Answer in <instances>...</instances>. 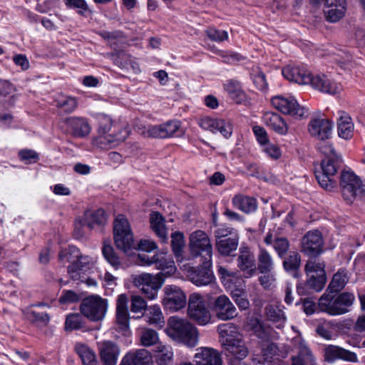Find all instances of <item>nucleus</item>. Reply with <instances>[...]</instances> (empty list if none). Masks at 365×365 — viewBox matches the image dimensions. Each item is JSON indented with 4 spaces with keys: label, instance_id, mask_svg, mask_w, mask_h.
Here are the masks:
<instances>
[{
    "label": "nucleus",
    "instance_id": "nucleus-1",
    "mask_svg": "<svg viewBox=\"0 0 365 365\" xmlns=\"http://www.w3.org/2000/svg\"><path fill=\"white\" fill-rule=\"evenodd\" d=\"M166 334L178 343L189 348L196 346L199 343L197 329L187 319L171 317L165 329Z\"/></svg>",
    "mask_w": 365,
    "mask_h": 365
},
{
    "label": "nucleus",
    "instance_id": "nucleus-2",
    "mask_svg": "<svg viewBox=\"0 0 365 365\" xmlns=\"http://www.w3.org/2000/svg\"><path fill=\"white\" fill-rule=\"evenodd\" d=\"M114 244L118 250L126 256L132 257L137 251L134 232L128 220L122 215H118L113 225Z\"/></svg>",
    "mask_w": 365,
    "mask_h": 365
},
{
    "label": "nucleus",
    "instance_id": "nucleus-3",
    "mask_svg": "<svg viewBox=\"0 0 365 365\" xmlns=\"http://www.w3.org/2000/svg\"><path fill=\"white\" fill-rule=\"evenodd\" d=\"M354 299V295L349 292L327 291L319 299L318 307L321 312L331 316L341 315L349 311Z\"/></svg>",
    "mask_w": 365,
    "mask_h": 365
},
{
    "label": "nucleus",
    "instance_id": "nucleus-4",
    "mask_svg": "<svg viewBox=\"0 0 365 365\" xmlns=\"http://www.w3.org/2000/svg\"><path fill=\"white\" fill-rule=\"evenodd\" d=\"M340 187L344 200L348 204L365 200V181L353 171L344 170L340 177Z\"/></svg>",
    "mask_w": 365,
    "mask_h": 365
},
{
    "label": "nucleus",
    "instance_id": "nucleus-5",
    "mask_svg": "<svg viewBox=\"0 0 365 365\" xmlns=\"http://www.w3.org/2000/svg\"><path fill=\"white\" fill-rule=\"evenodd\" d=\"M108 309V301L98 295H91L84 299L80 307L81 314L92 322L104 319Z\"/></svg>",
    "mask_w": 365,
    "mask_h": 365
},
{
    "label": "nucleus",
    "instance_id": "nucleus-6",
    "mask_svg": "<svg viewBox=\"0 0 365 365\" xmlns=\"http://www.w3.org/2000/svg\"><path fill=\"white\" fill-rule=\"evenodd\" d=\"M59 258L63 262H71L68 267V273L74 280L81 279L80 272L83 267L82 264L91 262L88 256L81 255L79 249L75 246H68L63 249L59 253Z\"/></svg>",
    "mask_w": 365,
    "mask_h": 365
},
{
    "label": "nucleus",
    "instance_id": "nucleus-7",
    "mask_svg": "<svg viewBox=\"0 0 365 365\" xmlns=\"http://www.w3.org/2000/svg\"><path fill=\"white\" fill-rule=\"evenodd\" d=\"M271 103L281 113L295 118H302L308 115V109L300 106L292 96L278 95L272 98Z\"/></svg>",
    "mask_w": 365,
    "mask_h": 365
},
{
    "label": "nucleus",
    "instance_id": "nucleus-8",
    "mask_svg": "<svg viewBox=\"0 0 365 365\" xmlns=\"http://www.w3.org/2000/svg\"><path fill=\"white\" fill-rule=\"evenodd\" d=\"M187 314L199 325H206L210 322L212 315L206 307L204 297L199 293H192L188 299Z\"/></svg>",
    "mask_w": 365,
    "mask_h": 365
},
{
    "label": "nucleus",
    "instance_id": "nucleus-9",
    "mask_svg": "<svg viewBox=\"0 0 365 365\" xmlns=\"http://www.w3.org/2000/svg\"><path fill=\"white\" fill-rule=\"evenodd\" d=\"M189 250L192 257L202 256L204 260L211 261L212 246L208 235L202 230L192 232L189 237Z\"/></svg>",
    "mask_w": 365,
    "mask_h": 365
},
{
    "label": "nucleus",
    "instance_id": "nucleus-10",
    "mask_svg": "<svg viewBox=\"0 0 365 365\" xmlns=\"http://www.w3.org/2000/svg\"><path fill=\"white\" fill-rule=\"evenodd\" d=\"M338 167L336 157L325 158L322 161L320 168L315 170L316 179L322 187L331 190L336 187L335 177Z\"/></svg>",
    "mask_w": 365,
    "mask_h": 365
},
{
    "label": "nucleus",
    "instance_id": "nucleus-11",
    "mask_svg": "<svg viewBox=\"0 0 365 365\" xmlns=\"http://www.w3.org/2000/svg\"><path fill=\"white\" fill-rule=\"evenodd\" d=\"M155 264L157 269L161 270L158 274H163L165 279L173 275L177 268L172 257L167 256L164 252H157L152 257L144 253H138V265H150Z\"/></svg>",
    "mask_w": 365,
    "mask_h": 365
},
{
    "label": "nucleus",
    "instance_id": "nucleus-12",
    "mask_svg": "<svg viewBox=\"0 0 365 365\" xmlns=\"http://www.w3.org/2000/svg\"><path fill=\"white\" fill-rule=\"evenodd\" d=\"M210 305L215 316L220 320H232L238 315L236 307L225 294H221L210 299Z\"/></svg>",
    "mask_w": 365,
    "mask_h": 365
},
{
    "label": "nucleus",
    "instance_id": "nucleus-13",
    "mask_svg": "<svg viewBox=\"0 0 365 365\" xmlns=\"http://www.w3.org/2000/svg\"><path fill=\"white\" fill-rule=\"evenodd\" d=\"M129 135V130L126 126L115 127V130L111 134L98 133L93 138L91 144L94 148L101 150H109L115 148L123 142Z\"/></svg>",
    "mask_w": 365,
    "mask_h": 365
},
{
    "label": "nucleus",
    "instance_id": "nucleus-14",
    "mask_svg": "<svg viewBox=\"0 0 365 365\" xmlns=\"http://www.w3.org/2000/svg\"><path fill=\"white\" fill-rule=\"evenodd\" d=\"M180 126L178 120H168L155 125H140L138 127V133L145 137L168 138L176 135Z\"/></svg>",
    "mask_w": 365,
    "mask_h": 365
},
{
    "label": "nucleus",
    "instance_id": "nucleus-15",
    "mask_svg": "<svg viewBox=\"0 0 365 365\" xmlns=\"http://www.w3.org/2000/svg\"><path fill=\"white\" fill-rule=\"evenodd\" d=\"M292 351L296 354L292 357V365H315L316 358L307 342L298 334L292 339Z\"/></svg>",
    "mask_w": 365,
    "mask_h": 365
},
{
    "label": "nucleus",
    "instance_id": "nucleus-16",
    "mask_svg": "<svg viewBox=\"0 0 365 365\" xmlns=\"http://www.w3.org/2000/svg\"><path fill=\"white\" fill-rule=\"evenodd\" d=\"M323 262L309 260L305 266L307 275V285L317 292L321 291L326 282V275Z\"/></svg>",
    "mask_w": 365,
    "mask_h": 365
},
{
    "label": "nucleus",
    "instance_id": "nucleus-17",
    "mask_svg": "<svg viewBox=\"0 0 365 365\" xmlns=\"http://www.w3.org/2000/svg\"><path fill=\"white\" fill-rule=\"evenodd\" d=\"M164 297L162 303L166 309L177 312L186 305V295L185 292L176 285L168 284L163 289Z\"/></svg>",
    "mask_w": 365,
    "mask_h": 365
},
{
    "label": "nucleus",
    "instance_id": "nucleus-18",
    "mask_svg": "<svg viewBox=\"0 0 365 365\" xmlns=\"http://www.w3.org/2000/svg\"><path fill=\"white\" fill-rule=\"evenodd\" d=\"M223 348L231 358L230 365H246L242 360L247 356L249 350L242 337L223 346Z\"/></svg>",
    "mask_w": 365,
    "mask_h": 365
},
{
    "label": "nucleus",
    "instance_id": "nucleus-19",
    "mask_svg": "<svg viewBox=\"0 0 365 365\" xmlns=\"http://www.w3.org/2000/svg\"><path fill=\"white\" fill-rule=\"evenodd\" d=\"M210 267L211 261L204 260L202 265L197 269H190L188 274L190 281L198 287L212 284L215 278Z\"/></svg>",
    "mask_w": 365,
    "mask_h": 365
},
{
    "label": "nucleus",
    "instance_id": "nucleus-20",
    "mask_svg": "<svg viewBox=\"0 0 365 365\" xmlns=\"http://www.w3.org/2000/svg\"><path fill=\"white\" fill-rule=\"evenodd\" d=\"M198 125L202 129L210 130L213 133L219 132L226 138H230L232 135V129L231 124L222 119L205 116L199 120Z\"/></svg>",
    "mask_w": 365,
    "mask_h": 365
},
{
    "label": "nucleus",
    "instance_id": "nucleus-21",
    "mask_svg": "<svg viewBox=\"0 0 365 365\" xmlns=\"http://www.w3.org/2000/svg\"><path fill=\"white\" fill-rule=\"evenodd\" d=\"M309 84L315 89L331 95H335L342 91V86L339 83L324 74L312 76Z\"/></svg>",
    "mask_w": 365,
    "mask_h": 365
},
{
    "label": "nucleus",
    "instance_id": "nucleus-22",
    "mask_svg": "<svg viewBox=\"0 0 365 365\" xmlns=\"http://www.w3.org/2000/svg\"><path fill=\"white\" fill-rule=\"evenodd\" d=\"M193 361L195 365H222L220 352L207 346L197 348L193 356Z\"/></svg>",
    "mask_w": 365,
    "mask_h": 365
},
{
    "label": "nucleus",
    "instance_id": "nucleus-23",
    "mask_svg": "<svg viewBox=\"0 0 365 365\" xmlns=\"http://www.w3.org/2000/svg\"><path fill=\"white\" fill-rule=\"evenodd\" d=\"M333 123L326 118H317L310 120L308 125L309 134L317 140H324L331 135Z\"/></svg>",
    "mask_w": 365,
    "mask_h": 365
},
{
    "label": "nucleus",
    "instance_id": "nucleus-24",
    "mask_svg": "<svg viewBox=\"0 0 365 365\" xmlns=\"http://www.w3.org/2000/svg\"><path fill=\"white\" fill-rule=\"evenodd\" d=\"M98 349L104 365H116L120 349L115 342L107 340L100 341L98 343Z\"/></svg>",
    "mask_w": 365,
    "mask_h": 365
},
{
    "label": "nucleus",
    "instance_id": "nucleus-25",
    "mask_svg": "<svg viewBox=\"0 0 365 365\" xmlns=\"http://www.w3.org/2000/svg\"><path fill=\"white\" fill-rule=\"evenodd\" d=\"M141 314L145 320L150 324L162 326L164 317L158 305L147 307L146 302L138 297V314Z\"/></svg>",
    "mask_w": 365,
    "mask_h": 365
},
{
    "label": "nucleus",
    "instance_id": "nucleus-26",
    "mask_svg": "<svg viewBox=\"0 0 365 365\" xmlns=\"http://www.w3.org/2000/svg\"><path fill=\"white\" fill-rule=\"evenodd\" d=\"M129 314L128 309V297L125 294L118 296L116 304V324L118 329L127 334L129 329Z\"/></svg>",
    "mask_w": 365,
    "mask_h": 365
},
{
    "label": "nucleus",
    "instance_id": "nucleus-27",
    "mask_svg": "<svg viewBox=\"0 0 365 365\" xmlns=\"http://www.w3.org/2000/svg\"><path fill=\"white\" fill-rule=\"evenodd\" d=\"M283 76L288 81L300 85L309 84L312 74L305 68L295 66H287L282 70Z\"/></svg>",
    "mask_w": 365,
    "mask_h": 365
},
{
    "label": "nucleus",
    "instance_id": "nucleus-28",
    "mask_svg": "<svg viewBox=\"0 0 365 365\" xmlns=\"http://www.w3.org/2000/svg\"><path fill=\"white\" fill-rule=\"evenodd\" d=\"M302 251L307 255H319L322 250L323 241L317 230L308 232L302 240Z\"/></svg>",
    "mask_w": 365,
    "mask_h": 365
},
{
    "label": "nucleus",
    "instance_id": "nucleus-29",
    "mask_svg": "<svg viewBox=\"0 0 365 365\" xmlns=\"http://www.w3.org/2000/svg\"><path fill=\"white\" fill-rule=\"evenodd\" d=\"M324 358L326 361L329 362H333L337 359L352 363L358 362L356 353L334 345H329L324 349Z\"/></svg>",
    "mask_w": 365,
    "mask_h": 365
},
{
    "label": "nucleus",
    "instance_id": "nucleus-30",
    "mask_svg": "<svg viewBox=\"0 0 365 365\" xmlns=\"http://www.w3.org/2000/svg\"><path fill=\"white\" fill-rule=\"evenodd\" d=\"M324 14L327 21L336 22L345 14L346 10V0H324Z\"/></svg>",
    "mask_w": 365,
    "mask_h": 365
},
{
    "label": "nucleus",
    "instance_id": "nucleus-31",
    "mask_svg": "<svg viewBox=\"0 0 365 365\" xmlns=\"http://www.w3.org/2000/svg\"><path fill=\"white\" fill-rule=\"evenodd\" d=\"M65 123L74 136L83 138L91 133V127L85 118L71 116L65 120Z\"/></svg>",
    "mask_w": 365,
    "mask_h": 365
},
{
    "label": "nucleus",
    "instance_id": "nucleus-32",
    "mask_svg": "<svg viewBox=\"0 0 365 365\" xmlns=\"http://www.w3.org/2000/svg\"><path fill=\"white\" fill-rule=\"evenodd\" d=\"M265 315L269 321L277 324L278 329H282L287 321L284 307L277 301H272L266 306Z\"/></svg>",
    "mask_w": 365,
    "mask_h": 365
},
{
    "label": "nucleus",
    "instance_id": "nucleus-33",
    "mask_svg": "<svg viewBox=\"0 0 365 365\" xmlns=\"http://www.w3.org/2000/svg\"><path fill=\"white\" fill-rule=\"evenodd\" d=\"M337 120V131L340 138L349 140L352 138L354 125L351 116L346 112L339 110Z\"/></svg>",
    "mask_w": 365,
    "mask_h": 365
},
{
    "label": "nucleus",
    "instance_id": "nucleus-34",
    "mask_svg": "<svg viewBox=\"0 0 365 365\" xmlns=\"http://www.w3.org/2000/svg\"><path fill=\"white\" fill-rule=\"evenodd\" d=\"M238 266L245 272L247 277L256 272V264L254 255L248 248L240 249L238 257Z\"/></svg>",
    "mask_w": 365,
    "mask_h": 365
},
{
    "label": "nucleus",
    "instance_id": "nucleus-35",
    "mask_svg": "<svg viewBox=\"0 0 365 365\" xmlns=\"http://www.w3.org/2000/svg\"><path fill=\"white\" fill-rule=\"evenodd\" d=\"M217 330L222 346L242 337L238 327L232 323L219 324Z\"/></svg>",
    "mask_w": 365,
    "mask_h": 365
},
{
    "label": "nucleus",
    "instance_id": "nucleus-36",
    "mask_svg": "<svg viewBox=\"0 0 365 365\" xmlns=\"http://www.w3.org/2000/svg\"><path fill=\"white\" fill-rule=\"evenodd\" d=\"M224 89L230 97L238 104L249 103V98L242 89L240 83L235 80H228L224 84Z\"/></svg>",
    "mask_w": 365,
    "mask_h": 365
},
{
    "label": "nucleus",
    "instance_id": "nucleus-37",
    "mask_svg": "<svg viewBox=\"0 0 365 365\" xmlns=\"http://www.w3.org/2000/svg\"><path fill=\"white\" fill-rule=\"evenodd\" d=\"M233 206L242 212L250 214L257 209V202L255 198L242 194L236 195L232 200Z\"/></svg>",
    "mask_w": 365,
    "mask_h": 365
},
{
    "label": "nucleus",
    "instance_id": "nucleus-38",
    "mask_svg": "<svg viewBox=\"0 0 365 365\" xmlns=\"http://www.w3.org/2000/svg\"><path fill=\"white\" fill-rule=\"evenodd\" d=\"M264 123L279 135H285L288 131V126L284 119L277 113L267 112L264 115Z\"/></svg>",
    "mask_w": 365,
    "mask_h": 365
},
{
    "label": "nucleus",
    "instance_id": "nucleus-39",
    "mask_svg": "<svg viewBox=\"0 0 365 365\" xmlns=\"http://www.w3.org/2000/svg\"><path fill=\"white\" fill-rule=\"evenodd\" d=\"M81 217L90 230L94 229L97 227H101L104 225L107 221L106 213L101 209L87 210Z\"/></svg>",
    "mask_w": 365,
    "mask_h": 365
},
{
    "label": "nucleus",
    "instance_id": "nucleus-40",
    "mask_svg": "<svg viewBox=\"0 0 365 365\" xmlns=\"http://www.w3.org/2000/svg\"><path fill=\"white\" fill-rule=\"evenodd\" d=\"M150 225L153 230L163 242H167L168 240V232L165 225V220L162 215L158 212H153L150 214Z\"/></svg>",
    "mask_w": 365,
    "mask_h": 365
},
{
    "label": "nucleus",
    "instance_id": "nucleus-41",
    "mask_svg": "<svg viewBox=\"0 0 365 365\" xmlns=\"http://www.w3.org/2000/svg\"><path fill=\"white\" fill-rule=\"evenodd\" d=\"M239 243V235H233L227 239L217 240L216 246L218 252L225 256L232 255L237 250Z\"/></svg>",
    "mask_w": 365,
    "mask_h": 365
},
{
    "label": "nucleus",
    "instance_id": "nucleus-42",
    "mask_svg": "<svg viewBox=\"0 0 365 365\" xmlns=\"http://www.w3.org/2000/svg\"><path fill=\"white\" fill-rule=\"evenodd\" d=\"M185 242L184 235L182 232L176 231L171 235V245L173 252L177 259V261L181 262L183 260V250L185 247Z\"/></svg>",
    "mask_w": 365,
    "mask_h": 365
},
{
    "label": "nucleus",
    "instance_id": "nucleus-43",
    "mask_svg": "<svg viewBox=\"0 0 365 365\" xmlns=\"http://www.w3.org/2000/svg\"><path fill=\"white\" fill-rule=\"evenodd\" d=\"M274 269V262L271 255L264 248L259 247L257 255V269L260 273L270 272Z\"/></svg>",
    "mask_w": 365,
    "mask_h": 365
},
{
    "label": "nucleus",
    "instance_id": "nucleus-44",
    "mask_svg": "<svg viewBox=\"0 0 365 365\" xmlns=\"http://www.w3.org/2000/svg\"><path fill=\"white\" fill-rule=\"evenodd\" d=\"M219 274L221 276L222 283L225 288L231 292L232 290L240 289L237 284L241 280L234 272L227 270L225 268L220 267Z\"/></svg>",
    "mask_w": 365,
    "mask_h": 365
},
{
    "label": "nucleus",
    "instance_id": "nucleus-45",
    "mask_svg": "<svg viewBox=\"0 0 365 365\" xmlns=\"http://www.w3.org/2000/svg\"><path fill=\"white\" fill-rule=\"evenodd\" d=\"M102 253L107 262L110 264L115 269H118L120 267V259L108 241L103 242Z\"/></svg>",
    "mask_w": 365,
    "mask_h": 365
},
{
    "label": "nucleus",
    "instance_id": "nucleus-46",
    "mask_svg": "<svg viewBox=\"0 0 365 365\" xmlns=\"http://www.w3.org/2000/svg\"><path fill=\"white\" fill-rule=\"evenodd\" d=\"M75 351L81 359L83 364L97 361L94 351L86 344L77 342L75 344Z\"/></svg>",
    "mask_w": 365,
    "mask_h": 365
},
{
    "label": "nucleus",
    "instance_id": "nucleus-47",
    "mask_svg": "<svg viewBox=\"0 0 365 365\" xmlns=\"http://www.w3.org/2000/svg\"><path fill=\"white\" fill-rule=\"evenodd\" d=\"M164 282L165 277H163V274H156L153 275L148 273H143L138 275V284L148 287L161 288Z\"/></svg>",
    "mask_w": 365,
    "mask_h": 365
},
{
    "label": "nucleus",
    "instance_id": "nucleus-48",
    "mask_svg": "<svg viewBox=\"0 0 365 365\" xmlns=\"http://www.w3.org/2000/svg\"><path fill=\"white\" fill-rule=\"evenodd\" d=\"M55 101L56 106L67 113H72L78 106L76 98L72 96L59 94Z\"/></svg>",
    "mask_w": 365,
    "mask_h": 365
},
{
    "label": "nucleus",
    "instance_id": "nucleus-49",
    "mask_svg": "<svg viewBox=\"0 0 365 365\" xmlns=\"http://www.w3.org/2000/svg\"><path fill=\"white\" fill-rule=\"evenodd\" d=\"M157 361L160 365L168 364L173 358V349L170 345L158 343L156 346Z\"/></svg>",
    "mask_w": 365,
    "mask_h": 365
},
{
    "label": "nucleus",
    "instance_id": "nucleus-50",
    "mask_svg": "<svg viewBox=\"0 0 365 365\" xmlns=\"http://www.w3.org/2000/svg\"><path fill=\"white\" fill-rule=\"evenodd\" d=\"M349 281L347 272L344 269H339L332 277L329 289L331 292H338L341 290Z\"/></svg>",
    "mask_w": 365,
    "mask_h": 365
},
{
    "label": "nucleus",
    "instance_id": "nucleus-51",
    "mask_svg": "<svg viewBox=\"0 0 365 365\" xmlns=\"http://www.w3.org/2000/svg\"><path fill=\"white\" fill-rule=\"evenodd\" d=\"M26 318L37 327H45L48 323L50 319L46 313L37 312L32 309H28L25 312Z\"/></svg>",
    "mask_w": 365,
    "mask_h": 365
},
{
    "label": "nucleus",
    "instance_id": "nucleus-52",
    "mask_svg": "<svg viewBox=\"0 0 365 365\" xmlns=\"http://www.w3.org/2000/svg\"><path fill=\"white\" fill-rule=\"evenodd\" d=\"M279 349L274 343H267L262 347V354L263 361H271L274 357L278 355L282 358L287 356L288 351L287 350L284 354H277Z\"/></svg>",
    "mask_w": 365,
    "mask_h": 365
},
{
    "label": "nucleus",
    "instance_id": "nucleus-53",
    "mask_svg": "<svg viewBox=\"0 0 365 365\" xmlns=\"http://www.w3.org/2000/svg\"><path fill=\"white\" fill-rule=\"evenodd\" d=\"M230 296L240 310H246L249 309L250 302L245 295L242 289H235V290H232Z\"/></svg>",
    "mask_w": 365,
    "mask_h": 365
},
{
    "label": "nucleus",
    "instance_id": "nucleus-54",
    "mask_svg": "<svg viewBox=\"0 0 365 365\" xmlns=\"http://www.w3.org/2000/svg\"><path fill=\"white\" fill-rule=\"evenodd\" d=\"M159 341L158 333L151 329L143 331L140 336L141 344L145 346H150L157 344Z\"/></svg>",
    "mask_w": 365,
    "mask_h": 365
},
{
    "label": "nucleus",
    "instance_id": "nucleus-55",
    "mask_svg": "<svg viewBox=\"0 0 365 365\" xmlns=\"http://www.w3.org/2000/svg\"><path fill=\"white\" fill-rule=\"evenodd\" d=\"M332 61L338 63L344 69H350L351 68V56L344 51H338L333 53L331 56Z\"/></svg>",
    "mask_w": 365,
    "mask_h": 365
},
{
    "label": "nucleus",
    "instance_id": "nucleus-56",
    "mask_svg": "<svg viewBox=\"0 0 365 365\" xmlns=\"http://www.w3.org/2000/svg\"><path fill=\"white\" fill-rule=\"evenodd\" d=\"M83 324L82 317L79 314H69L65 322V329L73 331L81 328Z\"/></svg>",
    "mask_w": 365,
    "mask_h": 365
},
{
    "label": "nucleus",
    "instance_id": "nucleus-57",
    "mask_svg": "<svg viewBox=\"0 0 365 365\" xmlns=\"http://www.w3.org/2000/svg\"><path fill=\"white\" fill-rule=\"evenodd\" d=\"M300 265V257L297 252H291L289 257L283 262V266L287 271H294Z\"/></svg>",
    "mask_w": 365,
    "mask_h": 365
},
{
    "label": "nucleus",
    "instance_id": "nucleus-58",
    "mask_svg": "<svg viewBox=\"0 0 365 365\" xmlns=\"http://www.w3.org/2000/svg\"><path fill=\"white\" fill-rule=\"evenodd\" d=\"M273 247L280 258L284 257L289 247L288 240L284 237L274 239Z\"/></svg>",
    "mask_w": 365,
    "mask_h": 365
},
{
    "label": "nucleus",
    "instance_id": "nucleus-59",
    "mask_svg": "<svg viewBox=\"0 0 365 365\" xmlns=\"http://www.w3.org/2000/svg\"><path fill=\"white\" fill-rule=\"evenodd\" d=\"M206 34L210 40L216 42H222L228 38V34L226 31L218 30L215 28L207 29Z\"/></svg>",
    "mask_w": 365,
    "mask_h": 365
},
{
    "label": "nucleus",
    "instance_id": "nucleus-60",
    "mask_svg": "<svg viewBox=\"0 0 365 365\" xmlns=\"http://www.w3.org/2000/svg\"><path fill=\"white\" fill-rule=\"evenodd\" d=\"M19 157L21 161L26 163H36L38 160V153L29 149L21 150L19 152Z\"/></svg>",
    "mask_w": 365,
    "mask_h": 365
},
{
    "label": "nucleus",
    "instance_id": "nucleus-61",
    "mask_svg": "<svg viewBox=\"0 0 365 365\" xmlns=\"http://www.w3.org/2000/svg\"><path fill=\"white\" fill-rule=\"evenodd\" d=\"M252 130L257 142L261 145H266L269 142L267 131L264 128L259 125H255L252 128Z\"/></svg>",
    "mask_w": 365,
    "mask_h": 365
},
{
    "label": "nucleus",
    "instance_id": "nucleus-62",
    "mask_svg": "<svg viewBox=\"0 0 365 365\" xmlns=\"http://www.w3.org/2000/svg\"><path fill=\"white\" fill-rule=\"evenodd\" d=\"M80 296L71 290L63 291L59 299V302L62 304H68L77 302L80 300Z\"/></svg>",
    "mask_w": 365,
    "mask_h": 365
},
{
    "label": "nucleus",
    "instance_id": "nucleus-63",
    "mask_svg": "<svg viewBox=\"0 0 365 365\" xmlns=\"http://www.w3.org/2000/svg\"><path fill=\"white\" fill-rule=\"evenodd\" d=\"M158 248L156 243L151 240L141 239L138 241V251L150 252Z\"/></svg>",
    "mask_w": 365,
    "mask_h": 365
},
{
    "label": "nucleus",
    "instance_id": "nucleus-64",
    "mask_svg": "<svg viewBox=\"0 0 365 365\" xmlns=\"http://www.w3.org/2000/svg\"><path fill=\"white\" fill-rule=\"evenodd\" d=\"M119 365H137V351L132 350L126 353Z\"/></svg>",
    "mask_w": 365,
    "mask_h": 365
}]
</instances>
